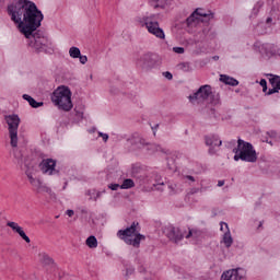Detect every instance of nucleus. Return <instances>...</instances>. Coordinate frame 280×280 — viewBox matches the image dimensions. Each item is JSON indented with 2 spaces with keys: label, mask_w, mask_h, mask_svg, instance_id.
Listing matches in <instances>:
<instances>
[{
  "label": "nucleus",
  "mask_w": 280,
  "mask_h": 280,
  "mask_svg": "<svg viewBox=\"0 0 280 280\" xmlns=\"http://www.w3.org/2000/svg\"><path fill=\"white\" fill-rule=\"evenodd\" d=\"M7 12L11 21L18 24L21 34L28 38L30 47L35 51H47L49 39L38 33H34L40 27V23L45 19L43 11L38 10L36 3L30 0H19L9 4Z\"/></svg>",
  "instance_id": "nucleus-1"
},
{
  "label": "nucleus",
  "mask_w": 280,
  "mask_h": 280,
  "mask_svg": "<svg viewBox=\"0 0 280 280\" xmlns=\"http://www.w3.org/2000/svg\"><path fill=\"white\" fill-rule=\"evenodd\" d=\"M117 236L124 240L125 244L139 248L141 241L145 240V235L139 233V222H133L129 228L119 230Z\"/></svg>",
  "instance_id": "nucleus-2"
},
{
  "label": "nucleus",
  "mask_w": 280,
  "mask_h": 280,
  "mask_svg": "<svg viewBox=\"0 0 280 280\" xmlns=\"http://www.w3.org/2000/svg\"><path fill=\"white\" fill-rule=\"evenodd\" d=\"M51 102L55 106H58L59 110L69 113V110L73 108V103L71 102V90L65 85L59 86L52 92Z\"/></svg>",
  "instance_id": "nucleus-3"
},
{
  "label": "nucleus",
  "mask_w": 280,
  "mask_h": 280,
  "mask_svg": "<svg viewBox=\"0 0 280 280\" xmlns=\"http://www.w3.org/2000/svg\"><path fill=\"white\" fill-rule=\"evenodd\" d=\"M233 152H240L242 161H245L246 163H257V151H255L250 142L238 139L237 148H234Z\"/></svg>",
  "instance_id": "nucleus-4"
},
{
  "label": "nucleus",
  "mask_w": 280,
  "mask_h": 280,
  "mask_svg": "<svg viewBox=\"0 0 280 280\" xmlns=\"http://www.w3.org/2000/svg\"><path fill=\"white\" fill-rule=\"evenodd\" d=\"M213 19V13L211 11H205V9H196L189 18L186 19L187 27H194L198 23H209Z\"/></svg>",
  "instance_id": "nucleus-5"
},
{
  "label": "nucleus",
  "mask_w": 280,
  "mask_h": 280,
  "mask_svg": "<svg viewBox=\"0 0 280 280\" xmlns=\"http://www.w3.org/2000/svg\"><path fill=\"white\" fill-rule=\"evenodd\" d=\"M5 121L9 126V136L11 139V147L18 148L19 145V124H21V118L19 115H10L5 117Z\"/></svg>",
  "instance_id": "nucleus-6"
},
{
  "label": "nucleus",
  "mask_w": 280,
  "mask_h": 280,
  "mask_svg": "<svg viewBox=\"0 0 280 280\" xmlns=\"http://www.w3.org/2000/svg\"><path fill=\"white\" fill-rule=\"evenodd\" d=\"M142 21L149 34H152L153 36H155V38L165 40V32L159 26V21L154 20V15L145 16L142 19Z\"/></svg>",
  "instance_id": "nucleus-7"
},
{
  "label": "nucleus",
  "mask_w": 280,
  "mask_h": 280,
  "mask_svg": "<svg viewBox=\"0 0 280 280\" xmlns=\"http://www.w3.org/2000/svg\"><path fill=\"white\" fill-rule=\"evenodd\" d=\"M164 235L175 244H178V242H182V240L185 237V231L175 228L172 224H168L163 228Z\"/></svg>",
  "instance_id": "nucleus-8"
},
{
  "label": "nucleus",
  "mask_w": 280,
  "mask_h": 280,
  "mask_svg": "<svg viewBox=\"0 0 280 280\" xmlns=\"http://www.w3.org/2000/svg\"><path fill=\"white\" fill-rule=\"evenodd\" d=\"M164 235L175 244H178V242H182V240L185 237V231L175 228L172 224H168L163 228Z\"/></svg>",
  "instance_id": "nucleus-9"
},
{
  "label": "nucleus",
  "mask_w": 280,
  "mask_h": 280,
  "mask_svg": "<svg viewBox=\"0 0 280 280\" xmlns=\"http://www.w3.org/2000/svg\"><path fill=\"white\" fill-rule=\"evenodd\" d=\"M212 90L211 85L206 84L201 85L192 95L189 96L190 102H205L209 100V96L211 95Z\"/></svg>",
  "instance_id": "nucleus-10"
},
{
  "label": "nucleus",
  "mask_w": 280,
  "mask_h": 280,
  "mask_svg": "<svg viewBox=\"0 0 280 280\" xmlns=\"http://www.w3.org/2000/svg\"><path fill=\"white\" fill-rule=\"evenodd\" d=\"M56 160L54 159H44L39 163L38 167L43 174L47 176H54V174H59L60 171L56 170Z\"/></svg>",
  "instance_id": "nucleus-11"
},
{
  "label": "nucleus",
  "mask_w": 280,
  "mask_h": 280,
  "mask_svg": "<svg viewBox=\"0 0 280 280\" xmlns=\"http://www.w3.org/2000/svg\"><path fill=\"white\" fill-rule=\"evenodd\" d=\"M25 175L27 176L32 187H34L38 194H40V191H45L46 194H49V191H51V188L43 185V182L40 179L34 178V176L32 175V170L27 168L25 171Z\"/></svg>",
  "instance_id": "nucleus-12"
},
{
  "label": "nucleus",
  "mask_w": 280,
  "mask_h": 280,
  "mask_svg": "<svg viewBox=\"0 0 280 280\" xmlns=\"http://www.w3.org/2000/svg\"><path fill=\"white\" fill-rule=\"evenodd\" d=\"M244 279V269H230L222 273L221 280H242Z\"/></svg>",
  "instance_id": "nucleus-13"
},
{
  "label": "nucleus",
  "mask_w": 280,
  "mask_h": 280,
  "mask_svg": "<svg viewBox=\"0 0 280 280\" xmlns=\"http://www.w3.org/2000/svg\"><path fill=\"white\" fill-rule=\"evenodd\" d=\"M138 65L148 71L149 69H153V67L156 66V60L154 59V56L147 54L140 57Z\"/></svg>",
  "instance_id": "nucleus-14"
},
{
  "label": "nucleus",
  "mask_w": 280,
  "mask_h": 280,
  "mask_svg": "<svg viewBox=\"0 0 280 280\" xmlns=\"http://www.w3.org/2000/svg\"><path fill=\"white\" fill-rule=\"evenodd\" d=\"M128 143H130V145H132L136 150H141L142 148H145V145H148V141L139 133H133L128 139Z\"/></svg>",
  "instance_id": "nucleus-15"
},
{
  "label": "nucleus",
  "mask_w": 280,
  "mask_h": 280,
  "mask_svg": "<svg viewBox=\"0 0 280 280\" xmlns=\"http://www.w3.org/2000/svg\"><path fill=\"white\" fill-rule=\"evenodd\" d=\"M206 145H209V154H215L218 151L215 148H220L222 145V140H220L215 136L206 137Z\"/></svg>",
  "instance_id": "nucleus-16"
},
{
  "label": "nucleus",
  "mask_w": 280,
  "mask_h": 280,
  "mask_svg": "<svg viewBox=\"0 0 280 280\" xmlns=\"http://www.w3.org/2000/svg\"><path fill=\"white\" fill-rule=\"evenodd\" d=\"M7 226L12 229V231H14V233H18L20 235V237H22V240H24V242H26V244H30V242H32L30 240V236H27V234H25V231H23V229L19 225V223H16L14 221H9L7 223Z\"/></svg>",
  "instance_id": "nucleus-17"
},
{
  "label": "nucleus",
  "mask_w": 280,
  "mask_h": 280,
  "mask_svg": "<svg viewBox=\"0 0 280 280\" xmlns=\"http://www.w3.org/2000/svg\"><path fill=\"white\" fill-rule=\"evenodd\" d=\"M224 226L226 229V232L223 235L222 242L225 248H231V246H233V236H231V230H229V224L221 222V231L224 230Z\"/></svg>",
  "instance_id": "nucleus-18"
},
{
  "label": "nucleus",
  "mask_w": 280,
  "mask_h": 280,
  "mask_svg": "<svg viewBox=\"0 0 280 280\" xmlns=\"http://www.w3.org/2000/svg\"><path fill=\"white\" fill-rule=\"evenodd\" d=\"M145 148L148 152H150V154H154V152H162L163 154H167V152H170L168 150L162 148L161 144H156V143L147 142Z\"/></svg>",
  "instance_id": "nucleus-19"
},
{
  "label": "nucleus",
  "mask_w": 280,
  "mask_h": 280,
  "mask_svg": "<svg viewBox=\"0 0 280 280\" xmlns=\"http://www.w3.org/2000/svg\"><path fill=\"white\" fill-rule=\"evenodd\" d=\"M220 82H223V84H226L228 86H237L240 84V81L226 74L220 75Z\"/></svg>",
  "instance_id": "nucleus-20"
},
{
  "label": "nucleus",
  "mask_w": 280,
  "mask_h": 280,
  "mask_svg": "<svg viewBox=\"0 0 280 280\" xmlns=\"http://www.w3.org/2000/svg\"><path fill=\"white\" fill-rule=\"evenodd\" d=\"M23 100H25L26 102H28L30 106H32V108H40V106H43V102H37L36 100H34V97H32L30 94H23Z\"/></svg>",
  "instance_id": "nucleus-21"
},
{
  "label": "nucleus",
  "mask_w": 280,
  "mask_h": 280,
  "mask_svg": "<svg viewBox=\"0 0 280 280\" xmlns=\"http://www.w3.org/2000/svg\"><path fill=\"white\" fill-rule=\"evenodd\" d=\"M85 244L89 248H97V237L91 235L86 238Z\"/></svg>",
  "instance_id": "nucleus-22"
},
{
  "label": "nucleus",
  "mask_w": 280,
  "mask_h": 280,
  "mask_svg": "<svg viewBox=\"0 0 280 280\" xmlns=\"http://www.w3.org/2000/svg\"><path fill=\"white\" fill-rule=\"evenodd\" d=\"M132 187H135V180L131 178L125 179L120 185V189H132Z\"/></svg>",
  "instance_id": "nucleus-23"
},
{
  "label": "nucleus",
  "mask_w": 280,
  "mask_h": 280,
  "mask_svg": "<svg viewBox=\"0 0 280 280\" xmlns=\"http://www.w3.org/2000/svg\"><path fill=\"white\" fill-rule=\"evenodd\" d=\"M39 257L46 266H51V264H54V258L49 257V255L45 253L39 254Z\"/></svg>",
  "instance_id": "nucleus-24"
},
{
  "label": "nucleus",
  "mask_w": 280,
  "mask_h": 280,
  "mask_svg": "<svg viewBox=\"0 0 280 280\" xmlns=\"http://www.w3.org/2000/svg\"><path fill=\"white\" fill-rule=\"evenodd\" d=\"M82 52L80 51V48L75 47V46H72L70 49H69V55H70V58H80V55Z\"/></svg>",
  "instance_id": "nucleus-25"
},
{
  "label": "nucleus",
  "mask_w": 280,
  "mask_h": 280,
  "mask_svg": "<svg viewBox=\"0 0 280 280\" xmlns=\"http://www.w3.org/2000/svg\"><path fill=\"white\" fill-rule=\"evenodd\" d=\"M269 84H271V86H275L277 88L278 91H280V77L273 75V78L269 79Z\"/></svg>",
  "instance_id": "nucleus-26"
},
{
  "label": "nucleus",
  "mask_w": 280,
  "mask_h": 280,
  "mask_svg": "<svg viewBox=\"0 0 280 280\" xmlns=\"http://www.w3.org/2000/svg\"><path fill=\"white\" fill-rule=\"evenodd\" d=\"M185 237H186V240H189V237H195V240H197V237H200V231L189 229V231Z\"/></svg>",
  "instance_id": "nucleus-27"
},
{
  "label": "nucleus",
  "mask_w": 280,
  "mask_h": 280,
  "mask_svg": "<svg viewBox=\"0 0 280 280\" xmlns=\"http://www.w3.org/2000/svg\"><path fill=\"white\" fill-rule=\"evenodd\" d=\"M178 69H180V71H185V72L191 70V68L189 66V62H182V63H179L178 65Z\"/></svg>",
  "instance_id": "nucleus-28"
},
{
  "label": "nucleus",
  "mask_w": 280,
  "mask_h": 280,
  "mask_svg": "<svg viewBox=\"0 0 280 280\" xmlns=\"http://www.w3.org/2000/svg\"><path fill=\"white\" fill-rule=\"evenodd\" d=\"M259 84L262 86V92L268 93V81H266V79H261Z\"/></svg>",
  "instance_id": "nucleus-29"
},
{
  "label": "nucleus",
  "mask_w": 280,
  "mask_h": 280,
  "mask_svg": "<svg viewBox=\"0 0 280 280\" xmlns=\"http://www.w3.org/2000/svg\"><path fill=\"white\" fill-rule=\"evenodd\" d=\"M108 189H112V191H117V189H121V185H119V184H109Z\"/></svg>",
  "instance_id": "nucleus-30"
},
{
  "label": "nucleus",
  "mask_w": 280,
  "mask_h": 280,
  "mask_svg": "<svg viewBox=\"0 0 280 280\" xmlns=\"http://www.w3.org/2000/svg\"><path fill=\"white\" fill-rule=\"evenodd\" d=\"M275 93H279V90L277 88L272 86V89H269L266 92V95H275Z\"/></svg>",
  "instance_id": "nucleus-31"
},
{
  "label": "nucleus",
  "mask_w": 280,
  "mask_h": 280,
  "mask_svg": "<svg viewBox=\"0 0 280 280\" xmlns=\"http://www.w3.org/2000/svg\"><path fill=\"white\" fill-rule=\"evenodd\" d=\"M173 51L175 54H185V48L184 47H173Z\"/></svg>",
  "instance_id": "nucleus-32"
},
{
  "label": "nucleus",
  "mask_w": 280,
  "mask_h": 280,
  "mask_svg": "<svg viewBox=\"0 0 280 280\" xmlns=\"http://www.w3.org/2000/svg\"><path fill=\"white\" fill-rule=\"evenodd\" d=\"M14 156L19 163V165H21V163H23V154L21 153H14Z\"/></svg>",
  "instance_id": "nucleus-33"
},
{
  "label": "nucleus",
  "mask_w": 280,
  "mask_h": 280,
  "mask_svg": "<svg viewBox=\"0 0 280 280\" xmlns=\"http://www.w3.org/2000/svg\"><path fill=\"white\" fill-rule=\"evenodd\" d=\"M78 58L80 59L81 65H86V62H89V58L86 56H82V54Z\"/></svg>",
  "instance_id": "nucleus-34"
},
{
  "label": "nucleus",
  "mask_w": 280,
  "mask_h": 280,
  "mask_svg": "<svg viewBox=\"0 0 280 280\" xmlns=\"http://www.w3.org/2000/svg\"><path fill=\"white\" fill-rule=\"evenodd\" d=\"M74 113H75V117H78V119H82L84 117V113L78 110L77 108H74Z\"/></svg>",
  "instance_id": "nucleus-35"
},
{
  "label": "nucleus",
  "mask_w": 280,
  "mask_h": 280,
  "mask_svg": "<svg viewBox=\"0 0 280 280\" xmlns=\"http://www.w3.org/2000/svg\"><path fill=\"white\" fill-rule=\"evenodd\" d=\"M98 137H102L103 141L106 143L108 141V133L98 132Z\"/></svg>",
  "instance_id": "nucleus-36"
},
{
  "label": "nucleus",
  "mask_w": 280,
  "mask_h": 280,
  "mask_svg": "<svg viewBox=\"0 0 280 280\" xmlns=\"http://www.w3.org/2000/svg\"><path fill=\"white\" fill-rule=\"evenodd\" d=\"M234 161H242V153L238 152H234Z\"/></svg>",
  "instance_id": "nucleus-37"
},
{
  "label": "nucleus",
  "mask_w": 280,
  "mask_h": 280,
  "mask_svg": "<svg viewBox=\"0 0 280 280\" xmlns=\"http://www.w3.org/2000/svg\"><path fill=\"white\" fill-rule=\"evenodd\" d=\"M163 75L166 78V80H172V78H174L170 71L164 72Z\"/></svg>",
  "instance_id": "nucleus-38"
},
{
  "label": "nucleus",
  "mask_w": 280,
  "mask_h": 280,
  "mask_svg": "<svg viewBox=\"0 0 280 280\" xmlns=\"http://www.w3.org/2000/svg\"><path fill=\"white\" fill-rule=\"evenodd\" d=\"M103 194H106V190L96 192V198H94L95 202H97V199H98V198H102V195H103Z\"/></svg>",
  "instance_id": "nucleus-39"
},
{
  "label": "nucleus",
  "mask_w": 280,
  "mask_h": 280,
  "mask_svg": "<svg viewBox=\"0 0 280 280\" xmlns=\"http://www.w3.org/2000/svg\"><path fill=\"white\" fill-rule=\"evenodd\" d=\"M74 213H75V212H73V210H67V215H68L69 218H73Z\"/></svg>",
  "instance_id": "nucleus-40"
},
{
  "label": "nucleus",
  "mask_w": 280,
  "mask_h": 280,
  "mask_svg": "<svg viewBox=\"0 0 280 280\" xmlns=\"http://www.w3.org/2000/svg\"><path fill=\"white\" fill-rule=\"evenodd\" d=\"M186 178L188 180H191V183H196V178H194V176H191V175H187Z\"/></svg>",
  "instance_id": "nucleus-41"
},
{
  "label": "nucleus",
  "mask_w": 280,
  "mask_h": 280,
  "mask_svg": "<svg viewBox=\"0 0 280 280\" xmlns=\"http://www.w3.org/2000/svg\"><path fill=\"white\" fill-rule=\"evenodd\" d=\"M218 187H224V180H219L218 182Z\"/></svg>",
  "instance_id": "nucleus-42"
},
{
  "label": "nucleus",
  "mask_w": 280,
  "mask_h": 280,
  "mask_svg": "<svg viewBox=\"0 0 280 280\" xmlns=\"http://www.w3.org/2000/svg\"><path fill=\"white\" fill-rule=\"evenodd\" d=\"M261 226H264V222L262 221L259 222L258 229H261Z\"/></svg>",
  "instance_id": "nucleus-43"
},
{
  "label": "nucleus",
  "mask_w": 280,
  "mask_h": 280,
  "mask_svg": "<svg viewBox=\"0 0 280 280\" xmlns=\"http://www.w3.org/2000/svg\"><path fill=\"white\" fill-rule=\"evenodd\" d=\"M272 21V18L267 19V23H270Z\"/></svg>",
  "instance_id": "nucleus-44"
},
{
  "label": "nucleus",
  "mask_w": 280,
  "mask_h": 280,
  "mask_svg": "<svg viewBox=\"0 0 280 280\" xmlns=\"http://www.w3.org/2000/svg\"><path fill=\"white\" fill-rule=\"evenodd\" d=\"M159 128V125H155V127H152V130H156Z\"/></svg>",
  "instance_id": "nucleus-45"
},
{
  "label": "nucleus",
  "mask_w": 280,
  "mask_h": 280,
  "mask_svg": "<svg viewBox=\"0 0 280 280\" xmlns=\"http://www.w3.org/2000/svg\"><path fill=\"white\" fill-rule=\"evenodd\" d=\"M213 59H214V60H219V59H220V57H218V56H214V57H213Z\"/></svg>",
  "instance_id": "nucleus-46"
},
{
  "label": "nucleus",
  "mask_w": 280,
  "mask_h": 280,
  "mask_svg": "<svg viewBox=\"0 0 280 280\" xmlns=\"http://www.w3.org/2000/svg\"><path fill=\"white\" fill-rule=\"evenodd\" d=\"M154 8H155V9L159 8V4H155Z\"/></svg>",
  "instance_id": "nucleus-47"
}]
</instances>
